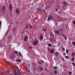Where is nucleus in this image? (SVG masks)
Wrapping results in <instances>:
<instances>
[{"label":"nucleus","instance_id":"72a5a7b5","mask_svg":"<svg viewBox=\"0 0 75 75\" xmlns=\"http://www.w3.org/2000/svg\"><path fill=\"white\" fill-rule=\"evenodd\" d=\"M72 64L73 66H75V64L74 62L72 63Z\"/></svg>","mask_w":75,"mask_h":75},{"label":"nucleus","instance_id":"c756f323","mask_svg":"<svg viewBox=\"0 0 75 75\" xmlns=\"http://www.w3.org/2000/svg\"><path fill=\"white\" fill-rule=\"evenodd\" d=\"M40 67V70L42 71L43 69H42V68L41 67Z\"/></svg>","mask_w":75,"mask_h":75},{"label":"nucleus","instance_id":"c85d7f7f","mask_svg":"<svg viewBox=\"0 0 75 75\" xmlns=\"http://www.w3.org/2000/svg\"><path fill=\"white\" fill-rule=\"evenodd\" d=\"M74 59H75V58H74V57L73 58L71 59V61H74Z\"/></svg>","mask_w":75,"mask_h":75},{"label":"nucleus","instance_id":"473e14b6","mask_svg":"<svg viewBox=\"0 0 75 75\" xmlns=\"http://www.w3.org/2000/svg\"><path fill=\"white\" fill-rule=\"evenodd\" d=\"M15 71V75H17V74H16L17 73V72L16 71Z\"/></svg>","mask_w":75,"mask_h":75},{"label":"nucleus","instance_id":"4c0bfd02","mask_svg":"<svg viewBox=\"0 0 75 75\" xmlns=\"http://www.w3.org/2000/svg\"><path fill=\"white\" fill-rule=\"evenodd\" d=\"M25 25L26 27H28V23H26Z\"/></svg>","mask_w":75,"mask_h":75},{"label":"nucleus","instance_id":"412c9836","mask_svg":"<svg viewBox=\"0 0 75 75\" xmlns=\"http://www.w3.org/2000/svg\"><path fill=\"white\" fill-rule=\"evenodd\" d=\"M66 52L67 54H68L69 53V51H68V49L66 50Z\"/></svg>","mask_w":75,"mask_h":75},{"label":"nucleus","instance_id":"9b49d317","mask_svg":"<svg viewBox=\"0 0 75 75\" xmlns=\"http://www.w3.org/2000/svg\"><path fill=\"white\" fill-rule=\"evenodd\" d=\"M50 52H51V53H53L54 52V49H52L50 51Z\"/></svg>","mask_w":75,"mask_h":75},{"label":"nucleus","instance_id":"a211bd4d","mask_svg":"<svg viewBox=\"0 0 75 75\" xmlns=\"http://www.w3.org/2000/svg\"><path fill=\"white\" fill-rule=\"evenodd\" d=\"M43 31L45 32V33H46V32H47V29L45 28L44 29H43Z\"/></svg>","mask_w":75,"mask_h":75},{"label":"nucleus","instance_id":"58836bf2","mask_svg":"<svg viewBox=\"0 0 75 75\" xmlns=\"http://www.w3.org/2000/svg\"><path fill=\"white\" fill-rule=\"evenodd\" d=\"M43 11L44 12V13H46V11H45V10L44 9L43 10Z\"/></svg>","mask_w":75,"mask_h":75},{"label":"nucleus","instance_id":"603ef678","mask_svg":"<svg viewBox=\"0 0 75 75\" xmlns=\"http://www.w3.org/2000/svg\"><path fill=\"white\" fill-rule=\"evenodd\" d=\"M14 67H17V66H16V65H14Z\"/></svg>","mask_w":75,"mask_h":75},{"label":"nucleus","instance_id":"0e129e2a","mask_svg":"<svg viewBox=\"0 0 75 75\" xmlns=\"http://www.w3.org/2000/svg\"><path fill=\"white\" fill-rule=\"evenodd\" d=\"M10 37H9H9H8V38H10Z\"/></svg>","mask_w":75,"mask_h":75},{"label":"nucleus","instance_id":"f704fd0d","mask_svg":"<svg viewBox=\"0 0 75 75\" xmlns=\"http://www.w3.org/2000/svg\"><path fill=\"white\" fill-rule=\"evenodd\" d=\"M71 74H72V72L71 71L69 72V75H71Z\"/></svg>","mask_w":75,"mask_h":75},{"label":"nucleus","instance_id":"c03bdc74","mask_svg":"<svg viewBox=\"0 0 75 75\" xmlns=\"http://www.w3.org/2000/svg\"><path fill=\"white\" fill-rule=\"evenodd\" d=\"M73 24H75V21H73Z\"/></svg>","mask_w":75,"mask_h":75},{"label":"nucleus","instance_id":"cd10ccee","mask_svg":"<svg viewBox=\"0 0 75 75\" xmlns=\"http://www.w3.org/2000/svg\"><path fill=\"white\" fill-rule=\"evenodd\" d=\"M38 62L39 64H40V65H41V64H42V63H41V62L40 61H39Z\"/></svg>","mask_w":75,"mask_h":75},{"label":"nucleus","instance_id":"ea45409f","mask_svg":"<svg viewBox=\"0 0 75 75\" xmlns=\"http://www.w3.org/2000/svg\"><path fill=\"white\" fill-rule=\"evenodd\" d=\"M10 38H12V36L11 35H10Z\"/></svg>","mask_w":75,"mask_h":75},{"label":"nucleus","instance_id":"f257e3e1","mask_svg":"<svg viewBox=\"0 0 75 75\" xmlns=\"http://www.w3.org/2000/svg\"><path fill=\"white\" fill-rule=\"evenodd\" d=\"M54 18V17L51 15H50L49 17H48V20L49 21L51 20L52 19Z\"/></svg>","mask_w":75,"mask_h":75},{"label":"nucleus","instance_id":"2eb2a0df","mask_svg":"<svg viewBox=\"0 0 75 75\" xmlns=\"http://www.w3.org/2000/svg\"><path fill=\"white\" fill-rule=\"evenodd\" d=\"M29 26L30 27V28H31V29H32V28H33V27L32 26H31L30 24H29Z\"/></svg>","mask_w":75,"mask_h":75},{"label":"nucleus","instance_id":"aec40b11","mask_svg":"<svg viewBox=\"0 0 75 75\" xmlns=\"http://www.w3.org/2000/svg\"><path fill=\"white\" fill-rule=\"evenodd\" d=\"M51 7V5H47V8H50Z\"/></svg>","mask_w":75,"mask_h":75},{"label":"nucleus","instance_id":"69168bd1","mask_svg":"<svg viewBox=\"0 0 75 75\" xmlns=\"http://www.w3.org/2000/svg\"><path fill=\"white\" fill-rule=\"evenodd\" d=\"M58 44H59V45H60V43H58Z\"/></svg>","mask_w":75,"mask_h":75},{"label":"nucleus","instance_id":"4be33fe9","mask_svg":"<svg viewBox=\"0 0 75 75\" xmlns=\"http://www.w3.org/2000/svg\"><path fill=\"white\" fill-rule=\"evenodd\" d=\"M38 11L40 12L41 11V9H40V8H38Z\"/></svg>","mask_w":75,"mask_h":75},{"label":"nucleus","instance_id":"13d9d810","mask_svg":"<svg viewBox=\"0 0 75 75\" xmlns=\"http://www.w3.org/2000/svg\"><path fill=\"white\" fill-rule=\"evenodd\" d=\"M36 20V18H34V20Z\"/></svg>","mask_w":75,"mask_h":75},{"label":"nucleus","instance_id":"09e8293b","mask_svg":"<svg viewBox=\"0 0 75 75\" xmlns=\"http://www.w3.org/2000/svg\"><path fill=\"white\" fill-rule=\"evenodd\" d=\"M62 61H64V58H62Z\"/></svg>","mask_w":75,"mask_h":75},{"label":"nucleus","instance_id":"2f4dec72","mask_svg":"<svg viewBox=\"0 0 75 75\" xmlns=\"http://www.w3.org/2000/svg\"><path fill=\"white\" fill-rule=\"evenodd\" d=\"M19 55H20L21 56H22L21 53V52H19Z\"/></svg>","mask_w":75,"mask_h":75},{"label":"nucleus","instance_id":"774afa93","mask_svg":"<svg viewBox=\"0 0 75 75\" xmlns=\"http://www.w3.org/2000/svg\"><path fill=\"white\" fill-rule=\"evenodd\" d=\"M23 63H24V64H25V62H23Z\"/></svg>","mask_w":75,"mask_h":75},{"label":"nucleus","instance_id":"bf43d9fd","mask_svg":"<svg viewBox=\"0 0 75 75\" xmlns=\"http://www.w3.org/2000/svg\"><path fill=\"white\" fill-rule=\"evenodd\" d=\"M49 50H50V49H47V50L48 51H49Z\"/></svg>","mask_w":75,"mask_h":75},{"label":"nucleus","instance_id":"680f3d73","mask_svg":"<svg viewBox=\"0 0 75 75\" xmlns=\"http://www.w3.org/2000/svg\"><path fill=\"white\" fill-rule=\"evenodd\" d=\"M51 47H53V46H52V45H51Z\"/></svg>","mask_w":75,"mask_h":75},{"label":"nucleus","instance_id":"49530a36","mask_svg":"<svg viewBox=\"0 0 75 75\" xmlns=\"http://www.w3.org/2000/svg\"><path fill=\"white\" fill-rule=\"evenodd\" d=\"M45 9L47 10V7H45Z\"/></svg>","mask_w":75,"mask_h":75},{"label":"nucleus","instance_id":"7ed1b4c3","mask_svg":"<svg viewBox=\"0 0 75 75\" xmlns=\"http://www.w3.org/2000/svg\"><path fill=\"white\" fill-rule=\"evenodd\" d=\"M9 58H11V59H13L14 58V53H12V54H11L9 56Z\"/></svg>","mask_w":75,"mask_h":75},{"label":"nucleus","instance_id":"8fccbe9b","mask_svg":"<svg viewBox=\"0 0 75 75\" xmlns=\"http://www.w3.org/2000/svg\"><path fill=\"white\" fill-rule=\"evenodd\" d=\"M16 67H17V68L18 69V66H17Z\"/></svg>","mask_w":75,"mask_h":75},{"label":"nucleus","instance_id":"6ab92c4d","mask_svg":"<svg viewBox=\"0 0 75 75\" xmlns=\"http://www.w3.org/2000/svg\"><path fill=\"white\" fill-rule=\"evenodd\" d=\"M54 72L55 74H57L58 73V72H57V71L56 70L54 71Z\"/></svg>","mask_w":75,"mask_h":75},{"label":"nucleus","instance_id":"7c9ffc66","mask_svg":"<svg viewBox=\"0 0 75 75\" xmlns=\"http://www.w3.org/2000/svg\"><path fill=\"white\" fill-rule=\"evenodd\" d=\"M40 61H41V62H42V63H43V64L44 63V62L42 60H40Z\"/></svg>","mask_w":75,"mask_h":75},{"label":"nucleus","instance_id":"423d86ee","mask_svg":"<svg viewBox=\"0 0 75 75\" xmlns=\"http://www.w3.org/2000/svg\"><path fill=\"white\" fill-rule=\"evenodd\" d=\"M49 35L51 37H54V35L51 32H50Z\"/></svg>","mask_w":75,"mask_h":75},{"label":"nucleus","instance_id":"3c124183","mask_svg":"<svg viewBox=\"0 0 75 75\" xmlns=\"http://www.w3.org/2000/svg\"><path fill=\"white\" fill-rule=\"evenodd\" d=\"M0 25H1V21H0Z\"/></svg>","mask_w":75,"mask_h":75},{"label":"nucleus","instance_id":"e2e57ef3","mask_svg":"<svg viewBox=\"0 0 75 75\" xmlns=\"http://www.w3.org/2000/svg\"><path fill=\"white\" fill-rule=\"evenodd\" d=\"M10 12H11V10H10Z\"/></svg>","mask_w":75,"mask_h":75},{"label":"nucleus","instance_id":"9d476101","mask_svg":"<svg viewBox=\"0 0 75 75\" xmlns=\"http://www.w3.org/2000/svg\"><path fill=\"white\" fill-rule=\"evenodd\" d=\"M21 59H17L16 60V62H21Z\"/></svg>","mask_w":75,"mask_h":75},{"label":"nucleus","instance_id":"393cba45","mask_svg":"<svg viewBox=\"0 0 75 75\" xmlns=\"http://www.w3.org/2000/svg\"><path fill=\"white\" fill-rule=\"evenodd\" d=\"M51 44L50 43H49L48 45V46L51 47Z\"/></svg>","mask_w":75,"mask_h":75},{"label":"nucleus","instance_id":"79ce46f5","mask_svg":"<svg viewBox=\"0 0 75 75\" xmlns=\"http://www.w3.org/2000/svg\"><path fill=\"white\" fill-rule=\"evenodd\" d=\"M67 3L65 2H63V4H66Z\"/></svg>","mask_w":75,"mask_h":75},{"label":"nucleus","instance_id":"bb28decb","mask_svg":"<svg viewBox=\"0 0 75 75\" xmlns=\"http://www.w3.org/2000/svg\"><path fill=\"white\" fill-rule=\"evenodd\" d=\"M14 52H15V53L16 54H18V52H17V51H15Z\"/></svg>","mask_w":75,"mask_h":75},{"label":"nucleus","instance_id":"de8ad7c7","mask_svg":"<svg viewBox=\"0 0 75 75\" xmlns=\"http://www.w3.org/2000/svg\"><path fill=\"white\" fill-rule=\"evenodd\" d=\"M56 11H58V8H56Z\"/></svg>","mask_w":75,"mask_h":75},{"label":"nucleus","instance_id":"6e6d98bb","mask_svg":"<svg viewBox=\"0 0 75 75\" xmlns=\"http://www.w3.org/2000/svg\"><path fill=\"white\" fill-rule=\"evenodd\" d=\"M3 71L2 72V73H1V74H3Z\"/></svg>","mask_w":75,"mask_h":75},{"label":"nucleus","instance_id":"a19ab883","mask_svg":"<svg viewBox=\"0 0 75 75\" xmlns=\"http://www.w3.org/2000/svg\"><path fill=\"white\" fill-rule=\"evenodd\" d=\"M8 34V31H7L6 33V34L7 35Z\"/></svg>","mask_w":75,"mask_h":75},{"label":"nucleus","instance_id":"5701e85b","mask_svg":"<svg viewBox=\"0 0 75 75\" xmlns=\"http://www.w3.org/2000/svg\"><path fill=\"white\" fill-rule=\"evenodd\" d=\"M59 31H61V32L62 31V29L61 28H59Z\"/></svg>","mask_w":75,"mask_h":75},{"label":"nucleus","instance_id":"4468645a","mask_svg":"<svg viewBox=\"0 0 75 75\" xmlns=\"http://www.w3.org/2000/svg\"><path fill=\"white\" fill-rule=\"evenodd\" d=\"M72 44L73 45L75 46V42L74 41L72 42Z\"/></svg>","mask_w":75,"mask_h":75},{"label":"nucleus","instance_id":"ddd939ff","mask_svg":"<svg viewBox=\"0 0 75 75\" xmlns=\"http://www.w3.org/2000/svg\"><path fill=\"white\" fill-rule=\"evenodd\" d=\"M42 38H43V37L42 36V35H40V40H42Z\"/></svg>","mask_w":75,"mask_h":75},{"label":"nucleus","instance_id":"052dcab7","mask_svg":"<svg viewBox=\"0 0 75 75\" xmlns=\"http://www.w3.org/2000/svg\"><path fill=\"white\" fill-rule=\"evenodd\" d=\"M33 21L34 22H35V20H33Z\"/></svg>","mask_w":75,"mask_h":75},{"label":"nucleus","instance_id":"c9c22d12","mask_svg":"<svg viewBox=\"0 0 75 75\" xmlns=\"http://www.w3.org/2000/svg\"><path fill=\"white\" fill-rule=\"evenodd\" d=\"M61 34H62V36H63V37H64L65 36V35L64 34H62V33H61Z\"/></svg>","mask_w":75,"mask_h":75},{"label":"nucleus","instance_id":"e433bc0d","mask_svg":"<svg viewBox=\"0 0 75 75\" xmlns=\"http://www.w3.org/2000/svg\"><path fill=\"white\" fill-rule=\"evenodd\" d=\"M69 58L68 56H66L65 57V58Z\"/></svg>","mask_w":75,"mask_h":75},{"label":"nucleus","instance_id":"a18cd8bd","mask_svg":"<svg viewBox=\"0 0 75 75\" xmlns=\"http://www.w3.org/2000/svg\"><path fill=\"white\" fill-rule=\"evenodd\" d=\"M32 48V47H29V49H31Z\"/></svg>","mask_w":75,"mask_h":75},{"label":"nucleus","instance_id":"0eeeda50","mask_svg":"<svg viewBox=\"0 0 75 75\" xmlns=\"http://www.w3.org/2000/svg\"><path fill=\"white\" fill-rule=\"evenodd\" d=\"M55 34H56L57 35H58L59 34V31L57 30H55L54 31Z\"/></svg>","mask_w":75,"mask_h":75},{"label":"nucleus","instance_id":"f3484780","mask_svg":"<svg viewBox=\"0 0 75 75\" xmlns=\"http://www.w3.org/2000/svg\"><path fill=\"white\" fill-rule=\"evenodd\" d=\"M16 30L17 29H16V28H13V31H14H14H16Z\"/></svg>","mask_w":75,"mask_h":75},{"label":"nucleus","instance_id":"1a4fd4ad","mask_svg":"<svg viewBox=\"0 0 75 75\" xmlns=\"http://www.w3.org/2000/svg\"><path fill=\"white\" fill-rule=\"evenodd\" d=\"M16 13L18 14H19V11H18V9H16Z\"/></svg>","mask_w":75,"mask_h":75},{"label":"nucleus","instance_id":"864d4df0","mask_svg":"<svg viewBox=\"0 0 75 75\" xmlns=\"http://www.w3.org/2000/svg\"><path fill=\"white\" fill-rule=\"evenodd\" d=\"M64 38H65H65H66V37H65V36H64Z\"/></svg>","mask_w":75,"mask_h":75},{"label":"nucleus","instance_id":"4d7b16f0","mask_svg":"<svg viewBox=\"0 0 75 75\" xmlns=\"http://www.w3.org/2000/svg\"><path fill=\"white\" fill-rule=\"evenodd\" d=\"M25 28L27 29V26H26Z\"/></svg>","mask_w":75,"mask_h":75},{"label":"nucleus","instance_id":"39448f33","mask_svg":"<svg viewBox=\"0 0 75 75\" xmlns=\"http://www.w3.org/2000/svg\"><path fill=\"white\" fill-rule=\"evenodd\" d=\"M28 36H25L24 38H23V40L24 41H27V40H28Z\"/></svg>","mask_w":75,"mask_h":75},{"label":"nucleus","instance_id":"20e7f679","mask_svg":"<svg viewBox=\"0 0 75 75\" xmlns=\"http://www.w3.org/2000/svg\"><path fill=\"white\" fill-rule=\"evenodd\" d=\"M6 10V7L5 6H3L1 9V11H0V13H1V11L2 10L3 11H5Z\"/></svg>","mask_w":75,"mask_h":75},{"label":"nucleus","instance_id":"f03ea898","mask_svg":"<svg viewBox=\"0 0 75 75\" xmlns=\"http://www.w3.org/2000/svg\"><path fill=\"white\" fill-rule=\"evenodd\" d=\"M38 40H35L33 42V45H37L38 43Z\"/></svg>","mask_w":75,"mask_h":75},{"label":"nucleus","instance_id":"37998d69","mask_svg":"<svg viewBox=\"0 0 75 75\" xmlns=\"http://www.w3.org/2000/svg\"><path fill=\"white\" fill-rule=\"evenodd\" d=\"M62 50H63V51H65V48H63L62 49Z\"/></svg>","mask_w":75,"mask_h":75},{"label":"nucleus","instance_id":"6e6552de","mask_svg":"<svg viewBox=\"0 0 75 75\" xmlns=\"http://www.w3.org/2000/svg\"><path fill=\"white\" fill-rule=\"evenodd\" d=\"M58 54H59V53H58V52L56 51V52H55V53H54L55 56L57 57V56H58Z\"/></svg>","mask_w":75,"mask_h":75},{"label":"nucleus","instance_id":"338daca9","mask_svg":"<svg viewBox=\"0 0 75 75\" xmlns=\"http://www.w3.org/2000/svg\"><path fill=\"white\" fill-rule=\"evenodd\" d=\"M6 71L7 72V70H6Z\"/></svg>","mask_w":75,"mask_h":75},{"label":"nucleus","instance_id":"f8f14e48","mask_svg":"<svg viewBox=\"0 0 75 75\" xmlns=\"http://www.w3.org/2000/svg\"><path fill=\"white\" fill-rule=\"evenodd\" d=\"M2 72H3V74H7V72H6L4 70V71Z\"/></svg>","mask_w":75,"mask_h":75},{"label":"nucleus","instance_id":"5fc2aeb1","mask_svg":"<svg viewBox=\"0 0 75 75\" xmlns=\"http://www.w3.org/2000/svg\"><path fill=\"white\" fill-rule=\"evenodd\" d=\"M64 55H65V53H64Z\"/></svg>","mask_w":75,"mask_h":75},{"label":"nucleus","instance_id":"dca6fc26","mask_svg":"<svg viewBox=\"0 0 75 75\" xmlns=\"http://www.w3.org/2000/svg\"><path fill=\"white\" fill-rule=\"evenodd\" d=\"M9 8L10 10H11V9H12V6H11V5H9Z\"/></svg>","mask_w":75,"mask_h":75},{"label":"nucleus","instance_id":"a878e982","mask_svg":"<svg viewBox=\"0 0 75 75\" xmlns=\"http://www.w3.org/2000/svg\"><path fill=\"white\" fill-rule=\"evenodd\" d=\"M54 69H57V66H54Z\"/></svg>","mask_w":75,"mask_h":75},{"label":"nucleus","instance_id":"b1692460","mask_svg":"<svg viewBox=\"0 0 75 75\" xmlns=\"http://www.w3.org/2000/svg\"><path fill=\"white\" fill-rule=\"evenodd\" d=\"M72 56H74L75 55V52H72Z\"/></svg>","mask_w":75,"mask_h":75}]
</instances>
